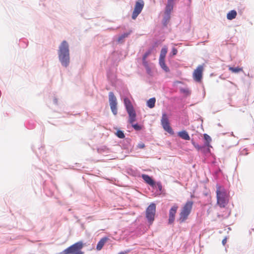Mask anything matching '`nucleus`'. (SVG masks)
<instances>
[{"instance_id": "obj_10", "label": "nucleus", "mask_w": 254, "mask_h": 254, "mask_svg": "<svg viewBox=\"0 0 254 254\" xmlns=\"http://www.w3.org/2000/svg\"><path fill=\"white\" fill-rule=\"evenodd\" d=\"M203 71V66L198 65L193 72V79L196 82H200L202 77V73Z\"/></svg>"}, {"instance_id": "obj_13", "label": "nucleus", "mask_w": 254, "mask_h": 254, "mask_svg": "<svg viewBox=\"0 0 254 254\" xmlns=\"http://www.w3.org/2000/svg\"><path fill=\"white\" fill-rule=\"evenodd\" d=\"M204 139L205 140V146L207 147V151L209 152V147H211L210 145V142H211V138L207 134H204Z\"/></svg>"}, {"instance_id": "obj_23", "label": "nucleus", "mask_w": 254, "mask_h": 254, "mask_svg": "<svg viewBox=\"0 0 254 254\" xmlns=\"http://www.w3.org/2000/svg\"><path fill=\"white\" fill-rule=\"evenodd\" d=\"M116 134L120 138H124L125 137L123 131L120 130H118L116 133Z\"/></svg>"}, {"instance_id": "obj_28", "label": "nucleus", "mask_w": 254, "mask_h": 254, "mask_svg": "<svg viewBox=\"0 0 254 254\" xmlns=\"http://www.w3.org/2000/svg\"><path fill=\"white\" fill-rule=\"evenodd\" d=\"M178 51L175 48H173L172 50V53L173 56L176 55L177 54Z\"/></svg>"}, {"instance_id": "obj_25", "label": "nucleus", "mask_w": 254, "mask_h": 254, "mask_svg": "<svg viewBox=\"0 0 254 254\" xmlns=\"http://www.w3.org/2000/svg\"><path fill=\"white\" fill-rule=\"evenodd\" d=\"M132 127L134 128V129L136 130H140L141 129L142 127L136 124H133V123L131 124Z\"/></svg>"}, {"instance_id": "obj_32", "label": "nucleus", "mask_w": 254, "mask_h": 254, "mask_svg": "<svg viewBox=\"0 0 254 254\" xmlns=\"http://www.w3.org/2000/svg\"><path fill=\"white\" fill-rule=\"evenodd\" d=\"M157 186L158 187V188L161 190L162 189V185L160 183H158Z\"/></svg>"}, {"instance_id": "obj_33", "label": "nucleus", "mask_w": 254, "mask_h": 254, "mask_svg": "<svg viewBox=\"0 0 254 254\" xmlns=\"http://www.w3.org/2000/svg\"><path fill=\"white\" fill-rule=\"evenodd\" d=\"M127 252H120V253H119L118 254H127Z\"/></svg>"}, {"instance_id": "obj_1", "label": "nucleus", "mask_w": 254, "mask_h": 254, "mask_svg": "<svg viewBox=\"0 0 254 254\" xmlns=\"http://www.w3.org/2000/svg\"><path fill=\"white\" fill-rule=\"evenodd\" d=\"M217 204L221 208H224L229 202V193L221 186H216Z\"/></svg>"}, {"instance_id": "obj_18", "label": "nucleus", "mask_w": 254, "mask_h": 254, "mask_svg": "<svg viewBox=\"0 0 254 254\" xmlns=\"http://www.w3.org/2000/svg\"><path fill=\"white\" fill-rule=\"evenodd\" d=\"M229 70L231 71L232 72L235 73L244 71L243 67H240L239 66L235 67L229 66Z\"/></svg>"}, {"instance_id": "obj_31", "label": "nucleus", "mask_w": 254, "mask_h": 254, "mask_svg": "<svg viewBox=\"0 0 254 254\" xmlns=\"http://www.w3.org/2000/svg\"><path fill=\"white\" fill-rule=\"evenodd\" d=\"M226 242H227V238H224V239L222 240V243L223 245L224 246V245L226 244Z\"/></svg>"}, {"instance_id": "obj_20", "label": "nucleus", "mask_w": 254, "mask_h": 254, "mask_svg": "<svg viewBox=\"0 0 254 254\" xmlns=\"http://www.w3.org/2000/svg\"><path fill=\"white\" fill-rule=\"evenodd\" d=\"M159 64L161 67L166 71H169V69L165 64V59H159Z\"/></svg>"}, {"instance_id": "obj_6", "label": "nucleus", "mask_w": 254, "mask_h": 254, "mask_svg": "<svg viewBox=\"0 0 254 254\" xmlns=\"http://www.w3.org/2000/svg\"><path fill=\"white\" fill-rule=\"evenodd\" d=\"M144 3L143 0H137L134 6V8L132 14V18L134 20L137 16L141 13L143 7Z\"/></svg>"}, {"instance_id": "obj_8", "label": "nucleus", "mask_w": 254, "mask_h": 254, "mask_svg": "<svg viewBox=\"0 0 254 254\" xmlns=\"http://www.w3.org/2000/svg\"><path fill=\"white\" fill-rule=\"evenodd\" d=\"M161 125L164 129L171 134H174V131L170 126L168 118L165 113L163 114L161 119Z\"/></svg>"}, {"instance_id": "obj_12", "label": "nucleus", "mask_w": 254, "mask_h": 254, "mask_svg": "<svg viewBox=\"0 0 254 254\" xmlns=\"http://www.w3.org/2000/svg\"><path fill=\"white\" fill-rule=\"evenodd\" d=\"M141 177L146 184L149 185L151 187H154L155 186V182L149 176L146 174H143Z\"/></svg>"}, {"instance_id": "obj_11", "label": "nucleus", "mask_w": 254, "mask_h": 254, "mask_svg": "<svg viewBox=\"0 0 254 254\" xmlns=\"http://www.w3.org/2000/svg\"><path fill=\"white\" fill-rule=\"evenodd\" d=\"M178 208V206L177 204H175L170 209L168 220L169 224H172L174 222Z\"/></svg>"}, {"instance_id": "obj_24", "label": "nucleus", "mask_w": 254, "mask_h": 254, "mask_svg": "<svg viewBox=\"0 0 254 254\" xmlns=\"http://www.w3.org/2000/svg\"><path fill=\"white\" fill-rule=\"evenodd\" d=\"M130 33L129 32H127V33H125L123 34H122V35H121L119 38H118V41L119 42H121L123 40V39L126 37H127L129 35Z\"/></svg>"}, {"instance_id": "obj_22", "label": "nucleus", "mask_w": 254, "mask_h": 254, "mask_svg": "<svg viewBox=\"0 0 254 254\" xmlns=\"http://www.w3.org/2000/svg\"><path fill=\"white\" fill-rule=\"evenodd\" d=\"M167 53V48L165 47L161 51L159 59H165L166 55Z\"/></svg>"}, {"instance_id": "obj_19", "label": "nucleus", "mask_w": 254, "mask_h": 254, "mask_svg": "<svg viewBox=\"0 0 254 254\" xmlns=\"http://www.w3.org/2000/svg\"><path fill=\"white\" fill-rule=\"evenodd\" d=\"M237 16V12L235 10H232L229 11L227 15V18L229 20H232L234 19Z\"/></svg>"}, {"instance_id": "obj_4", "label": "nucleus", "mask_w": 254, "mask_h": 254, "mask_svg": "<svg viewBox=\"0 0 254 254\" xmlns=\"http://www.w3.org/2000/svg\"><path fill=\"white\" fill-rule=\"evenodd\" d=\"M83 246L82 242H78L64 250L61 254H83L81 250Z\"/></svg>"}, {"instance_id": "obj_26", "label": "nucleus", "mask_w": 254, "mask_h": 254, "mask_svg": "<svg viewBox=\"0 0 254 254\" xmlns=\"http://www.w3.org/2000/svg\"><path fill=\"white\" fill-rule=\"evenodd\" d=\"M151 53V50H149L147 52H146L144 55H143V58H142V60H146V58H147V57L150 55Z\"/></svg>"}, {"instance_id": "obj_27", "label": "nucleus", "mask_w": 254, "mask_h": 254, "mask_svg": "<svg viewBox=\"0 0 254 254\" xmlns=\"http://www.w3.org/2000/svg\"><path fill=\"white\" fill-rule=\"evenodd\" d=\"M137 147L140 149H142L145 147V144L143 143H140L137 145Z\"/></svg>"}, {"instance_id": "obj_29", "label": "nucleus", "mask_w": 254, "mask_h": 254, "mask_svg": "<svg viewBox=\"0 0 254 254\" xmlns=\"http://www.w3.org/2000/svg\"><path fill=\"white\" fill-rule=\"evenodd\" d=\"M142 61H143V64L145 66V67L149 66L147 62L146 61V60H142Z\"/></svg>"}, {"instance_id": "obj_17", "label": "nucleus", "mask_w": 254, "mask_h": 254, "mask_svg": "<svg viewBox=\"0 0 254 254\" xmlns=\"http://www.w3.org/2000/svg\"><path fill=\"white\" fill-rule=\"evenodd\" d=\"M192 144L194 146V147L198 150L201 151L203 153L208 152L207 151V149H205V146H200L198 144L195 143L194 142L192 141Z\"/></svg>"}, {"instance_id": "obj_15", "label": "nucleus", "mask_w": 254, "mask_h": 254, "mask_svg": "<svg viewBox=\"0 0 254 254\" xmlns=\"http://www.w3.org/2000/svg\"><path fill=\"white\" fill-rule=\"evenodd\" d=\"M107 240V238H102L99 241V242L98 243L97 247H96V249L98 251L101 250L102 249V248L103 247V246L105 245V243L106 242Z\"/></svg>"}, {"instance_id": "obj_14", "label": "nucleus", "mask_w": 254, "mask_h": 254, "mask_svg": "<svg viewBox=\"0 0 254 254\" xmlns=\"http://www.w3.org/2000/svg\"><path fill=\"white\" fill-rule=\"evenodd\" d=\"M173 8V3L167 2L165 8V13L168 15V19H170V14Z\"/></svg>"}, {"instance_id": "obj_21", "label": "nucleus", "mask_w": 254, "mask_h": 254, "mask_svg": "<svg viewBox=\"0 0 254 254\" xmlns=\"http://www.w3.org/2000/svg\"><path fill=\"white\" fill-rule=\"evenodd\" d=\"M156 99L155 98L149 99L147 102V105L150 108H153L155 106Z\"/></svg>"}, {"instance_id": "obj_16", "label": "nucleus", "mask_w": 254, "mask_h": 254, "mask_svg": "<svg viewBox=\"0 0 254 254\" xmlns=\"http://www.w3.org/2000/svg\"><path fill=\"white\" fill-rule=\"evenodd\" d=\"M178 135L182 138L186 140H189L190 139V137L188 134V133L185 131H182L178 133Z\"/></svg>"}, {"instance_id": "obj_5", "label": "nucleus", "mask_w": 254, "mask_h": 254, "mask_svg": "<svg viewBox=\"0 0 254 254\" xmlns=\"http://www.w3.org/2000/svg\"><path fill=\"white\" fill-rule=\"evenodd\" d=\"M124 102L129 116L128 121L130 124H132L136 120V113L130 100L126 97L124 99Z\"/></svg>"}, {"instance_id": "obj_9", "label": "nucleus", "mask_w": 254, "mask_h": 254, "mask_svg": "<svg viewBox=\"0 0 254 254\" xmlns=\"http://www.w3.org/2000/svg\"><path fill=\"white\" fill-rule=\"evenodd\" d=\"M109 100L112 112L114 115H116L118 112L117 99L112 92L109 94Z\"/></svg>"}, {"instance_id": "obj_3", "label": "nucleus", "mask_w": 254, "mask_h": 254, "mask_svg": "<svg viewBox=\"0 0 254 254\" xmlns=\"http://www.w3.org/2000/svg\"><path fill=\"white\" fill-rule=\"evenodd\" d=\"M192 205L193 202L192 201H188L185 204L180 213L179 220L180 223L184 222L188 219L191 212Z\"/></svg>"}, {"instance_id": "obj_34", "label": "nucleus", "mask_w": 254, "mask_h": 254, "mask_svg": "<svg viewBox=\"0 0 254 254\" xmlns=\"http://www.w3.org/2000/svg\"><path fill=\"white\" fill-rule=\"evenodd\" d=\"M174 0H168V2H171V3H174Z\"/></svg>"}, {"instance_id": "obj_7", "label": "nucleus", "mask_w": 254, "mask_h": 254, "mask_svg": "<svg viewBox=\"0 0 254 254\" xmlns=\"http://www.w3.org/2000/svg\"><path fill=\"white\" fill-rule=\"evenodd\" d=\"M155 212V204L153 203H151L146 210V217L150 222H152L154 221Z\"/></svg>"}, {"instance_id": "obj_2", "label": "nucleus", "mask_w": 254, "mask_h": 254, "mask_svg": "<svg viewBox=\"0 0 254 254\" xmlns=\"http://www.w3.org/2000/svg\"><path fill=\"white\" fill-rule=\"evenodd\" d=\"M59 57L62 64L67 66L69 63V47L66 41H63L59 47Z\"/></svg>"}, {"instance_id": "obj_30", "label": "nucleus", "mask_w": 254, "mask_h": 254, "mask_svg": "<svg viewBox=\"0 0 254 254\" xmlns=\"http://www.w3.org/2000/svg\"><path fill=\"white\" fill-rule=\"evenodd\" d=\"M145 68L147 70V72L149 73L151 71V69H150V68L149 67V66H147V67H145Z\"/></svg>"}]
</instances>
